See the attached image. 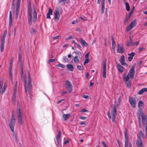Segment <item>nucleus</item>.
I'll return each instance as SVG.
<instances>
[{"label": "nucleus", "mask_w": 147, "mask_h": 147, "mask_svg": "<svg viewBox=\"0 0 147 147\" xmlns=\"http://www.w3.org/2000/svg\"><path fill=\"white\" fill-rule=\"evenodd\" d=\"M129 102L133 108H135L136 107V100L135 98L129 97Z\"/></svg>", "instance_id": "15"}, {"label": "nucleus", "mask_w": 147, "mask_h": 147, "mask_svg": "<svg viewBox=\"0 0 147 147\" xmlns=\"http://www.w3.org/2000/svg\"><path fill=\"white\" fill-rule=\"evenodd\" d=\"M77 20H74V21H72V24H76V23H77Z\"/></svg>", "instance_id": "60"}, {"label": "nucleus", "mask_w": 147, "mask_h": 147, "mask_svg": "<svg viewBox=\"0 0 147 147\" xmlns=\"http://www.w3.org/2000/svg\"><path fill=\"white\" fill-rule=\"evenodd\" d=\"M77 68L80 70H82L83 69V67L82 66L78 65L77 66Z\"/></svg>", "instance_id": "48"}, {"label": "nucleus", "mask_w": 147, "mask_h": 147, "mask_svg": "<svg viewBox=\"0 0 147 147\" xmlns=\"http://www.w3.org/2000/svg\"><path fill=\"white\" fill-rule=\"evenodd\" d=\"M124 136L125 138V147H127L128 145V141L126 131L124 132Z\"/></svg>", "instance_id": "19"}, {"label": "nucleus", "mask_w": 147, "mask_h": 147, "mask_svg": "<svg viewBox=\"0 0 147 147\" xmlns=\"http://www.w3.org/2000/svg\"><path fill=\"white\" fill-rule=\"evenodd\" d=\"M83 98H84L86 99H87L88 98V95H84L83 96Z\"/></svg>", "instance_id": "63"}, {"label": "nucleus", "mask_w": 147, "mask_h": 147, "mask_svg": "<svg viewBox=\"0 0 147 147\" xmlns=\"http://www.w3.org/2000/svg\"><path fill=\"white\" fill-rule=\"evenodd\" d=\"M65 100V99H61L60 100H59V101H58L57 102V103H58V104H59L61 102H62V101H63Z\"/></svg>", "instance_id": "57"}, {"label": "nucleus", "mask_w": 147, "mask_h": 147, "mask_svg": "<svg viewBox=\"0 0 147 147\" xmlns=\"http://www.w3.org/2000/svg\"><path fill=\"white\" fill-rule=\"evenodd\" d=\"M19 61L20 63H22L21 53H19Z\"/></svg>", "instance_id": "43"}, {"label": "nucleus", "mask_w": 147, "mask_h": 147, "mask_svg": "<svg viewBox=\"0 0 147 147\" xmlns=\"http://www.w3.org/2000/svg\"><path fill=\"white\" fill-rule=\"evenodd\" d=\"M86 117H80V119H81L84 120L86 119Z\"/></svg>", "instance_id": "56"}, {"label": "nucleus", "mask_w": 147, "mask_h": 147, "mask_svg": "<svg viewBox=\"0 0 147 147\" xmlns=\"http://www.w3.org/2000/svg\"><path fill=\"white\" fill-rule=\"evenodd\" d=\"M125 6L126 9L127 11H129L130 10V6L129 5L128 2L125 3Z\"/></svg>", "instance_id": "37"}, {"label": "nucleus", "mask_w": 147, "mask_h": 147, "mask_svg": "<svg viewBox=\"0 0 147 147\" xmlns=\"http://www.w3.org/2000/svg\"><path fill=\"white\" fill-rule=\"evenodd\" d=\"M139 41H137V42H133V45L132 46H137L139 44Z\"/></svg>", "instance_id": "49"}, {"label": "nucleus", "mask_w": 147, "mask_h": 147, "mask_svg": "<svg viewBox=\"0 0 147 147\" xmlns=\"http://www.w3.org/2000/svg\"><path fill=\"white\" fill-rule=\"evenodd\" d=\"M74 61L75 63H78L79 62V60L77 56L75 57Z\"/></svg>", "instance_id": "36"}, {"label": "nucleus", "mask_w": 147, "mask_h": 147, "mask_svg": "<svg viewBox=\"0 0 147 147\" xmlns=\"http://www.w3.org/2000/svg\"><path fill=\"white\" fill-rule=\"evenodd\" d=\"M56 59H50L49 60V62H53L55 61Z\"/></svg>", "instance_id": "55"}, {"label": "nucleus", "mask_w": 147, "mask_h": 147, "mask_svg": "<svg viewBox=\"0 0 147 147\" xmlns=\"http://www.w3.org/2000/svg\"><path fill=\"white\" fill-rule=\"evenodd\" d=\"M85 60L84 63V65H85L86 64L88 63L89 62V58L85 59Z\"/></svg>", "instance_id": "46"}, {"label": "nucleus", "mask_w": 147, "mask_h": 147, "mask_svg": "<svg viewBox=\"0 0 147 147\" xmlns=\"http://www.w3.org/2000/svg\"><path fill=\"white\" fill-rule=\"evenodd\" d=\"M139 122L142 118V121L144 125H147V115L144 113L143 110H139L137 113Z\"/></svg>", "instance_id": "2"}, {"label": "nucleus", "mask_w": 147, "mask_h": 147, "mask_svg": "<svg viewBox=\"0 0 147 147\" xmlns=\"http://www.w3.org/2000/svg\"><path fill=\"white\" fill-rule=\"evenodd\" d=\"M63 59L65 61V62H68L69 61V60L65 56H64L63 57Z\"/></svg>", "instance_id": "51"}, {"label": "nucleus", "mask_w": 147, "mask_h": 147, "mask_svg": "<svg viewBox=\"0 0 147 147\" xmlns=\"http://www.w3.org/2000/svg\"><path fill=\"white\" fill-rule=\"evenodd\" d=\"M90 54L89 52L87 53L85 55V59L89 58V56Z\"/></svg>", "instance_id": "52"}, {"label": "nucleus", "mask_w": 147, "mask_h": 147, "mask_svg": "<svg viewBox=\"0 0 147 147\" xmlns=\"http://www.w3.org/2000/svg\"><path fill=\"white\" fill-rule=\"evenodd\" d=\"M105 10V5H101V13L103 14L104 13Z\"/></svg>", "instance_id": "47"}, {"label": "nucleus", "mask_w": 147, "mask_h": 147, "mask_svg": "<svg viewBox=\"0 0 147 147\" xmlns=\"http://www.w3.org/2000/svg\"><path fill=\"white\" fill-rule=\"evenodd\" d=\"M74 36L71 35V36H70L69 37H67V38H66V40H69L70 39H73L74 38Z\"/></svg>", "instance_id": "50"}, {"label": "nucleus", "mask_w": 147, "mask_h": 147, "mask_svg": "<svg viewBox=\"0 0 147 147\" xmlns=\"http://www.w3.org/2000/svg\"><path fill=\"white\" fill-rule=\"evenodd\" d=\"M66 0H61L59 1V3H62L63 4H64L66 3Z\"/></svg>", "instance_id": "45"}, {"label": "nucleus", "mask_w": 147, "mask_h": 147, "mask_svg": "<svg viewBox=\"0 0 147 147\" xmlns=\"http://www.w3.org/2000/svg\"><path fill=\"white\" fill-rule=\"evenodd\" d=\"M146 129H145V131H146V136H147V125H146Z\"/></svg>", "instance_id": "64"}, {"label": "nucleus", "mask_w": 147, "mask_h": 147, "mask_svg": "<svg viewBox=\"0 0 147 147\" xmlns=\"http://www.w3.org/2000/svg\"><path fill=\"white\" fill-rule=\"evenodd\" d=\"M138 141L136 142V145L138 147H141L143 146V143L142 141L140 139H139Z\"/></svg>", "instance_id": "22"}, {"label": "nucleus", "mask_w": 147, "mask_h": 147, "mask_svg": "<svg viewBox=\"0 0 147 147\" xmlns=\"http://www.w3.org/2000/svg\"><path fill=\"white\" fill-rule=\"evenodd\" d=\"M7 85L6 84H4L3 88L2 90L1 93L2 94H3L4 92H5L6 89V88Z\"/></svg>", "instance_id": "40"}, {"label": "nucleus", "mask_w": 147, "mask_h": 147, "mask_svg": "<svg viewBox=\"0 0 147 147\" xmlns=\"http://www.w3.org/2000/svg\"><path fill=\"white\" fill-rule=\"evenodd\" d=\"M28 17L29 24H32V9L30 7H28Z\"/></svg>", "instance_id": "4"}, {"label": "nucleus", "mask_w": 147, "mask_h": 147, "mask_svg": "<svg viewBox=\"0 0 147 147\" xmlns=\"http://www.w3.org/2000/svg\"><path fill=\"white\" fill-rule=\"evenodd\" d=\"M111 115L112 116V121L113 123H116V117L117 115L116 108L114 106L113 107V109L111 111Z\"/></svg>", "instance_id": "7"}, {"label": "nucleus", "mask_w": 147, "mask_h": 147, "mask_svg": "<svg viewBox=\"0 0 147 147\" xmlns=\"http://www.w3.org/2000/svg\"><path fill=\"white\" fill-rule=\"evenodd\" d=\"M21 73L22 74V80L24 83L26 93L28 92L30 95H31L32 90V86L31 84V78L30 72H28V83L26 82L27 77L24 74L23 71V66L22 65L21 66Z\"/></svg>", "instance_id": "1"}, {"label": "nucleus", "mask_w": 147, "mask_h": 147, "mask_svg": "<svg viewBox=\"0 0 147 147\" xmlns=\"http://www.w3.org/2000/svg\"><path fill=\"white\" fill-rule=\"evenodd\" d=\"M69 142V140L68 139H67V140H66L63 143V144H65V145H66V144H67Z\"/></svg>", "instance_id": "54"}, {"label": "nucleus", "mask_w": 147, "mask_h": 147, "mask_svg": "<svg viewBox=\"0 0 147 147\" xmlns=\"http://www.w3.org/2000/svg\"><path fill=\"white\" fill-rule=\"evenodd\" d=\"M55 15V20L58 21L60 18V13L58 9H56L54 12Z\"/></svg>", "instance_id": "16"}, {"label": "nucleus", "mask_w": 147, "mask_h": 147, "mask_svg": "<svg viewBox=\"0 0 147 147\" xmlns=\"http://www.w3.org/2000/svg\"><path fill=\"white\" fill-rule=\"evenodd\" d=\"M102 145H103L105 147H108V146L105 143L104 141H102Z\"/></svg>", "instance_id": "53"}, {"label": "nucleus", "mask_w": 147, "mask_h": 147, "mask_svg": "<svg viewBox=\"0 0 147 147\" xmlns=\"http://www.w3.org/2000/svg\"><path fill=\"white\" fill-rule=\"evenodd\" d=\"M127 87L129 88L131 87V83L130 81L125 82Z\"/></svg>", "instance_id": "41"}, {"label": "nucleus", "mask_w": 147, "mask_h": 147, "mask_svg": "<svg viewBox=\"0 0 147 147\" xmlns=\"http://www.w3.org/2000/svg\"><path fill=\"white\" fill-rule=\"evenodd\" d=\"M53 14V10L51 8H49V12L47 14V18H51V17L50 15H52Z\"/></svg>", "instance_id": "25"}, {"label": "nucleus", "mask_w": 147, "mask_h": 147, "mask_svg": "<svg viewBox=\"0 0 147 147\" xmlns=\"http://www.w3.org/2000/svg\"><path fill=\"white\" fill-rule=\"evenodd\" d=\"M13 58H12L10 63L9 67V70H12V67L13 66Z\"/></svg>", "instance_id": "34"}, {"label": "nucleus", "mask_w": 147, "mask_h": 147, "mask_svg": "<svg viewBox=\"0 0 147 147\" xmlns=\"http://www.w3.org/2000/svg\"><path fill=\"white\" fill-rule=\"evenodd\" d=\"M147 92V88L142 89L138 92V94L140 95L142 94L143 93Z\"/></svg>", "instance_id": "29"}, {"label": "nucleus", "mask_w": 147, "mask_h": 147, "mask_svg": "<svg viewBox=\"0 0 147 147\" xmlns=\"http://www.w3.org/2000/svg\"><path fill=\"white\" fill-rule=\"evenodd\" d=\"M9 26H11L12 24V13L11 11H9Z\"/></svg>", "instance_id": "26"}, {"label": "nucleus", "mask_w": 147, "mask_h": 147, "mask_svg": "<svg viewBox=\"0 0 147 147\" xmlns=\"http://www.w3.org/2000/svg\"><path fill=\"white\" fill-rule=\"evenodd\" d=\"M139 139H140L142 137H144V134L143 133L142 130H140L139 133Z\"/></svg>", "instance_id": "33"}, {"label": "nucleus", "mask_w": 147, "mask_h": 147, "mask_svg": "<svg viewBox=\"0 0 147 147\" xmlns=\"http://www.w3.org/2000/svg\"><path fill=\"white\" fill-rule=\"evenodd\" d=\"M117 67L119 72L122 73L124 69L123 67L119 63L117 64Z\"/></svg>", "instance_id": "23"}, {"label": "nucleus", "mask_w": 147, "mask_h": 147, "mask_svg": "<svg viewBox=\"0 0 147 147\" xmlns=\"http://www.w3.org/2000/svg\"><path fill=\"white\" fill-rule=\"evenodd\" d=\"M23 118H18V123L20 125H22V120Z\"/></svg>", "instance_id": "39"}, {"label": "nucleus", "mask_w": 147, "mask_h": 147, "mask_svg": "<svg viewBox=\"0 0 147 147\" xmlns=\"http://www.w3.org/2000/svg\"><path fill=\"white\" fill-rule=\"evenodd\" d=\"M125 57L123 55H122L120 59V61L121 63L123 65L125 66H127L128 65L125 62Z\"/></svg>", "instance_id": "18"}, {"label": "nucleus", "mask_w": 147, "mask_h": 147, "mask_svg": "<svg viewBox=\"0 0 147 147\" xmlns=\"http://www.w3.org/2000/svg\"><path fill=\"white\" fill-rule=\"evenodd\" d=\"M117 141L119 147H121V144L119 141V140H117Z\"/></svg>", "instance_id": "61"}, {"label": "nucleus", "mask_w": 147, "mask_h": 147, "mask_svg": "<svg viewBox=\"0 0 147 147\" xmlns=\"http://www.w3.org/2000/svg\"><path fill=\"white\" fill-rule=\"evenodd\" d=\"M111 40L112 41V45H115V42L113 36H111Z\"/></svg>", "instance_id": "44"}, {"label": "nucleus", "mask_w": 147, "mask_h": 147, "mask_svg": "<svg viewBox=\"0 0 147 147\" xmlns=\"http://www.w3.org/2000/svg\"><path fill=\"white\" fill-rule=\"evenodd\" d=\"M130 17L131 14H129V15L126 16L125 19L124 21V23L125 24L127 22L128 20L129 19Z\"/></svg>", "instance_id": "32"}, {"label": "nucleus", "mask_w": 147, "mask_h": 147, "mask_svg": "<svg viewBox=\"0 0 147 147\" xmlns=\"http://www.w3.org/2000/svg\"><path fill=\"white\" fill-rule=\"evenodd\" d=\"M59 37V36H57L55 37H54L53 38V40H55L56 39H58Z\"/></svg>", "instance_id": "58"}, {"label": "nucleus", "mask_w": 147, "mask_h": 147, "mask_svg": "<svg viewBox=\"0 0 147 147\" xmlns=\"http://www.w3.org/2000/svg\"><path fill=\"white\" fill-rule=\"evenodd\" d=\"M133 42L132 40L130 37L129 42H127L126 43V45L127 46H132Z\"/></svg>", "instance_id": "31"}, {"label": "nucleus", "mask_w": 147, "mask_h": 147, "mask_svg": "<svg viewBox=\"0 0 147 147\" xmlns=\"http://www.w3.org/2000/svg\"><path fill=\"white\" fill-rule=\"evenodd\" d=\"M7 31L5 30L3 36V37L1 40V42L0 46L1 51V52H3L4 49V46L5 42V37L6 36L7 33Z\"/></svg>", "instance_id": "6"}, {"label": "nucleus", "mask_w": 147, "mask_h": 147, "mask_svg": "<svg viewBox=\"0 0 147 147\" xmlns=\"http://www.w3.org/2000/svg\"><path fill=\"white\" fill-rule=\"evenodd\" d=\"M123 78L125 82L130 81L129 80V76L128 75H127L126 77H124Z\"/></svg>", "instance_id": "38"}, {"label": "nucleus", "mask_w": 147, "mask_h": 147, "mask_svg": "<svg viewBox=\"0 0 147 147\" xmlns=\"http://www.w3.org/2000/svg\"><path fill=\"white\" fill-rule=\"evenodd\" d=\"M56 67H60L62 68H64L65 67L64 65L61 64H58L56 65Z\"/></svg>", "instance_id": "42"}, {"label": "nucleus", "mask_w": 147, "mask_h": 147, "mask_svg": "<svg viewBox=\"0 0 147 147\" xmlns=\"http://www.w3.org/2000/svg\"><path fill=\"white\" fill-rule=\"evenodd\" d=\"M66 82L65 87L68 90L69 92L70 93L72 90V86L71 84V82L68 80L66 81Z\"/></svg>", "instance_id": "14"}, {"label": "nucleus", "mask_w": 147, "mask_h": 147, "mask_svg": "<svg viewBox=\"0 0 147 147\" xmlns=\"http://www.w3.org/2000/svg\"><path fill=\"white\" fill-rule=\"evenodd\" d=\"M66 67L68 70L71 71L74 70V67L72 65L68 64L67 65Z\"/></svg>", "instance_id": "28"}, {"label": "nucleus", "mask_w": 147, "mask_h": 147, "mask_svg": "<svg viewBox=\"0 0 147 147\" xmlns=\"http://www.w3.org/2000/svg\"><path fill=\"white\" fill-rule=\"evenodd\" d=\"M9 79L11 80V82L13 83L12 76V70H9Z\"/></svg>", "instance_id": "35"}, {"label": "nucleus", "mask_w": 147, "mask_h": 147, "mask_svg": "<svg viewBox=\"0 0 147 147\" xmlns=\"http://www.w3.org/2000/svg\"><path fill=\"white\" fill-rule=\"evenodd\" d=\"M81 43L84 47L87 46L88 44L81 38H80Z\"/></svg>", "instance_id": "27"}, {"label": "nucleus", "mask_w": 147, "mask_h": 147, "mask_svg": "<svg viewBox=\"0 0 147 147\" xmlns=\"http://www.w3.org/2000/svg\"><path fill=\"white\" fill-rule=\"evenodd\" d=\"M86 123L84 122H82L80 123V125H86Z\"/></svg>", "instance_id": "62"}, {"label": "nucleus", "mask_w": 147, "mask_h": 147, "mask_svg": "<svg viewBox=\"0 0 147 147\" xmlns=\"http://www.w3.org/2000/svg\"><path fill=\"white\" fill-rule=\"evenodd\" d=\"M107 61V59L106 58L105 60L103 61V76L105 78H106L107 77L106 75Z\"/></svg>", "instance_id": "12"}, {"label": "nucleus", "mask_w": 147, "mask_h": 147, "mask_svg": "<svg viewBox=\"0 0 147 147\" xmlns=\"http://www.w3.org/2000/svg\"><path fill=\"white\" fill-rule=\"evenodd\" d=\"M17 111L18 118H23V114L22 112L21 111V110L19 108H18L17 109Z\"/></svg>", "instance_id": "21"}, {"label": "nucleus", "mask_w": 147, "mask_h": 147, "mask_svg": "<svg viewBox=\"0 0 147 147\" xmlns=\"http://www.w3.org/2000/svg\"><path fill=\"white\" fill-rule=\"evenodd\" d=\"M16 121V119L15 118V115L12 113L9 126L12 133L14 134L13 135L16 138V136L14 134V127L15 125Z\"/></svg>", "instance_id": "3"}, {"label": "nucleus", "mask_w": 147, "mask_h": 147, "mask_svg": "<svg viewBox=\"0 0 147 147\" xmlns=\"http://www.w3.org/2000/svg\"><path fill=\"white\" fill-rule=\"evenodd\" d=\"M70 116L69 114H64L63 116L64 121L68 119Z\"/></svg>", "instance_id": "30"}, {"label": "nucleus", "mask_w": 147, "mask_h": 147, "mask_svg": "<svg viewBox=\"0 0 147 147\" xmlns=\"http://www.w3.org/2000/svg\"><path fill=\"white\" fill-rule=\"evenodd\" d=\"M117 52L120 53H123L125 52V50L123 45L121 43H119L117 45Z\"/></svg>", "instance_id": "11"}, {"label": "nucleus", "mask_w": 147, "mask_h": 147, "mask_svg": "<svg viewBox=\"0 0 147 147\" xmlns=\"http://www.w3.org/2000/svg\"><path fill=\"white\" fill-rule=\"evenodd\" d=\"M136 25V19L132 21L130 24L129 26H128L126 28L127 32L131 30L132 28L135 27Z\"/></svg>", "instance_id": "13"}, {"label": "nucleus", "mask_w": 147, "mask_h": 147, "mask_svg": "<svg viewBox=\"0 0 147 147\" xmlns=\"http://www.w3.org/2000/svg\"><path fill=\"white\" fill-rule=\"evenodd\" d=\"M144 103L141 100H140L138 103V107L140 109L139 110H142V108L143 107Z\"/></svg>", "instance_id": "24"}, {"label": "nucleus", "mask_w": 147, "mask_h": 147, "mask_svg": "<svg viewBox=\"0 0 147 147\" xmlns=\"http://www.w3.org/2000/svg\"><path fill=\"white\" fill-rule=\"evenodd\" d=\"M33 22H36V20L37 18V14L36 11V8L34 5L33 6Z\"/></svg>", "instance_id": "17"}, {"label": "nucleus", "mask_w": 147, "mask_h": 147, "mask_svg": "<svg viewBox=\"0 0 147 147\" xmlns=\"http://www.w3.org/2000/svg\"><path fill=\"white\" fill-rule=\"evenodd\" d=\"M61 133L60 131H59L58 134L56 136V139L55 140L56 145L59 147L61 143V140L60 139Z\"/></svg>", "instance_id": "5"}, {"label": "nucleus", "mask_w": 147, "mask_h": 147, "mask_svg": "<svg viewBox=\"0 0 147 147\" xmlns=\"http://www.w3.org/2000/svg\"><path fill=\"white\" fill-rule=\"evenodd\" d=\"M17 82L16 81V84L15 85V88L13 90L12 100L13 102V103L14 105L16 104V88L17 87Z\"/></svg>", "instance_id": "8"}, {"label": "nucleus", "mask_w": 147, "mask_h": 147, "mask_svg": "<svg viewBox=\"0 0 147 147\" xmlns=\"http://www.w3.org/2000/svg\"><path fill=\"white\" fill-rule=\"evenodd\" d=\"M21 1V0H18L16 5L15 16L16 19V20L17 19L18 16Z\"/></svg>", "instance_id": "10"}, {"label": "nucleus", "mask_w": 147, "mask_h": 147, "mask_svg": "<svg viewBox=\"0 0 147 147\" xmlns=\"http://www.w3.org/2000/svg\"><path fill=\"white\" fill-rule=\"evenodd\" d=\"M135 66L134 65H132L127 75L129 77H130L132 79H133L134 78L135 73Z\"/></svg>", "instance_id": "9"}, {"label": "nucleus", "mask_w": 147, "mask_h": 147, "mask_svg": "<svg viewBox=\"0 0 147 147\" xmlns=\"http://www.w3.org/2000/svg\"><path fill=\"white\" fill-rule=\"evenodd\" d=\"M135 54V53L134 52H131V53L128 54V55L129 56L128 57L129 61H131L132 60Z\"/></svg>", "instance_id": "20"}, {"label": "nucleus", "mask_w": 147, "mask_h": 147, "mask_svg": "<svg viewBox=\"0 0 147 147\" xmlns=\"http://www.w3.org/2000/svg\"><path fill=\"white\" fill-rule=\"evenodd\" d=\"M107 114L108 115V118H109V119H111V115H110V113L109 112H108L107 113Z\"/></svg>", "instance_id": "59"}]
</instances>
